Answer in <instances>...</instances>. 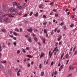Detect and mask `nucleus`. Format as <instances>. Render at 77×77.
<instances>
[{"label":"nucleus","mask_w":77,"mask_h":77,"mask_svg":"<svg viewBox=\"0 0 77 77\" xmlns=\"http://www.w3.org/2000/svg\"><path fill=\"white\" fill-rule=\"evenodd\" d=\"M11 12H18V10L16 8H11L10 9Z\"/></svg>","instance_id":"obj_1"},{"label":"nucleus","mask_w":77,"mask_h":77,"mask_svg":"<svg viewBox=\"0 0 77 77\" xmlns=\"http://www.w3.org/2000/svg\"><path fill=\"white\" fill-rule=\"evenodd\" d=\"M57 45H58V43L57 42H56L55 44V47H55L54 49L53 50V53H54V51L57 52L58 51V48H57Z\"/></svg>","instance_id":"obj_2"},{"label":"nucleus","mask_w":77,"mask_h":77,"mask_svg":"<svg viewBox=\"0 0 77 77\" xmlns=\"http://www.w3.org/2000/svg\"><path fill=\"white\" fill-rule=\"evenodd\" d=\"M69 71H71V70H74V68L73 66H69Z\"/></svg>","instance_id":"obj_3"},{"label":"nucleus","mask_w":77,"mask_h":77,"mask_svg":"<svg viewBox=\"0 0 77 77\" xmlns=\"http://www.w3.org/2000/svg\"><path fill=\"white\" fill-rule=\"evenodd\" d=\"M38 7L39 8V9H41V8H42V9H44V5H43V4H41L40 5L38 6Z\"/></svg>","instance_id":"obj_4"},{"label":"nucleus","mask_w":77,"mask_h":77,"mask_svg":"<svg viewBox=\"0 0 77 77\" xmlns=\"http://www.w3.org/2000/svg\"><path fill=\"white\" fill-rule=\"evenodd\" d=\"M7 15H8V17H11V18H14V16L13 15V14H7Z\"/></svg>","instance_id":"obj_5"},{"label":"nucleus","mask_w":77,"mask_h":77,"mask_svg":"<svg viewBox=\"0 0 77 77\" xmlns=\"http://www.w3.org/2000/svg\"><path fill=\"white\" fill-rule=\"evenodd\" d=\"M27 32H30V33H32V32L33 31V29L32 28L29 29H27Z\"/></svg>","instance_id":"obj_6"},{"label":"nucleus","mask_w":77,"mask_h":77,"mask_svg":"<svg viewBox=\"0 0 77 77\" xmlns=\"http://www.w3.org/2000/svg\"><path fill=\"white\" fill-rule=\"evenodd\" d=\"M1 31L2 32H3L4 33L5 32H6V29H4V28H2L1 29Z\"/></svg>","instance_id":"obj_7"},{"label":"nucleus","mask_w":77,"mask_h":77,"mask_svg":"<svg viewBox=\"0 0 77 77\" xmlns=\"http://www.w3.org/2000/svg\"><path fill=\"white\" fill-rule=\"evenodd\" d=\"M28 41L29 42H32V38H31V37H28Z\"/></svg>","instance_id":"obj_8"},{"label":"nucleus","mask_w":77,"mask_h":77,"mask_svg":"<svg viewBox=\"0 0 77 77\" xmlns=\"http://www.w3.org/2000/svg\"><path fill=\"white\" fill-rule=\"evenodd\" d=\"M44 56H45V54L43 52H42L41 54L40 57V58H41V57Z\"/></svg>","instance_id":"obj_9"},{"label":"nucleus","mask_w":77,"mask_h":77,"mask_svg":"<svg viewBox=\"0 0 77 77\" xmlns=\"http://www.w3.org/2000/svg\"><path fill=\"white\" fill-rule=\"evenodd\" d=\"M13 6H15L16 5V6H17V2H13Z\"/></svg>","instance_id":"obj_10"},{"label":"nucleus","mask_w":77,"mask_h":77,"mask_svg":"<svg viewBox=\"0 0 77 77\" xmlns=\"http://www.w3.org/2000/svg\"><path fill=\"white\" fill-rule=\"evenodd\" d=\"M8 71V73L9 74V75H12V71H11V70H9Z\"/></svg>","instance_id":"obj_11"},{"label":"nucleus","mask_w":77,"mask_h":77,"mask_svg":"<svg viewBox=\"0 0 77 77\" xmlns=\"http://www.w3.org/2000/svg\"><path fill=\"white\" fill-rule=\"evenodd\" d=\"M26 56L27 57H29V58H32V57H33V56H32L30 55H26Z\"/></svg>","instance_id":"obj_12"},{"label":"nucleus","mask_w":77,"mask_h":77,"mask_svg":"<svg viewBox=\"0 0 77 77\" xmlns=\"http://www.w3.org/2000/svg\"><path fill=\"white\" fill-rule=\"evenodd\" d=\"M44 72H42L40 74L41 76H44Z\"/></svg>","instance_id":"obj_13"},{"label":"nucleus","mask_w":77,"mask_h":77,"mask_svg":"<svg viewBox=\"0 0 77 77\" xmlns=\"http://www.w3.org/2000/svg\"><path fill=\"white\" fill-rule=\"evenodd\" d=\"M62 38V36H60L58 38H57V41H59Z\"/></svg>","instance_id":"obj_14"},{"label":"nucleus","mask_w":77,"mask_h":77,"mask_svg":"<svg viewBox=\"0 0 77 77\" xmlns=\"http://www.w3.org/2000/svg\"><path fill=\"white\" fill-rule=\"evenodd\" d=\"M72 73H70L68 75L67 77H72Z\"/></svg>","instance_id":"obj_15"},{"label":"nucleus","mask_w":77,"mask_h":77,"mask_svg":"<svg viewBox=\"0 0 77 77\" xmlns=\"http://www.w3.org/2000/svg\"><path fill=\"white\" fill-rule=\"evenodd\" d=\"M44 32L46 34H47V30H46V29H45L44 30Z\"/></svg>","instance_id":"obj_16"},{"label":"nucleus","mask_w":77,"mask_h":77,"mask_svg":"<svg viewBox=\"0 0 77 77\" xmlns=\"http://www.w3.org/2000/svg\"><path fill=\"white\" fill-rule=\"evenodd\" d=\"M9 19V18L8 17L7 18H5L4 19V20L5 21V22H7L8 21V20Z\"/></svg>","instance_id":"obj_17"},{"label":"nucleus","mask_w":77,"mask_h":77,"mask_svg":"<svg viewBox=\"0 0 77 77\" xmlns=\"http://www.w3.org/2000/svg\"><path fill=\"white\" fill-rule=\"evenodd\" d=\"M64 66V65H63V64H62L60 66V68H61V69H63V68Z\"/></svg>","instance_id":"obj_18"},{"label":"nucleus","mask_w":77,"mask_h":77,"mask_svg":"<svg viewBox=\"0 0 77 77\" xmlns=\"http://www.w3.org/2000/svg\"><path fill=\"white\" fill-rule=\"evenodd\" d=\"M64 54H64V53H63L62 54L60 57V59H62V58L63 57V56H64Z\"/></svg>","instance_id":"obj_19"},{"label":"nucleus","mask_w":77,"mask_h":77,"mask_svg":"<svg viewBox=\"0 0 77 77\" xmlns=\"http://www.w3.org/2000/svg\"><path fill=\"white\" fill-rule=\"evenodd\" d=\"M39 15V14L38 13H36V14H34L35 17H38Z\"/></svg>","instance_id":"obj_20"},{"label":"nucleus","mask_w":77,"mask_h":77,"mask_svg":"<svg viewBox=\"0 0 77 77\" xmlns=\"http://www.w3.org/2000/svg\"><path fill=\"white\" fill-rule=\"evenodd\" d=\"M69 57V54L68 53L66 55V58L67 59Z\"/></svg>","instance_id":"obj_21"},{"label":"nucleus","mask_w":77,"mask_h":77,"mask_svg":"<svg viewBox=\"0 0 77 77\" xmlns=\"http://www.w3.org/2000/svg\"><path fill=\"white\" fill-rule=\"evenodd\" d=\"M74 24L73 23H72L70 26V27L71 28L72 27H74Z\"/></svg>","instance_id":"obj_22"},{"label":"nucleus","mask_w":77,"mask_h":77,"mask_svg":"<svg viewBox=\"0 0 77 77\" xmlns=\"http://www.w3.org/2000/svg\"><path fill=\"white\" fill-rule=\"evenodd\" d=\"M2 45L0 44V52H2Z\"/></svg>","instance_id":"obj_23"},{"label":"nucleus","mask_w":77,"mask_h":77,"mask_svg":"<svg viewBox=\"0 0 77 77\" xmlns=\"http://www.w3.org/2000/svg\"><path fill=\"white\" fill-rule=\"evenodd\" d=\"M34 39L35 42H37V41H38V38H37L36 37L34 38Z\"/></svg>","instance_id":"obj_24"},{"label":"nucleus","mask_w":77,"mask_h":77,"mask_svg":"<svg viewBox=\"0 0 77 77\" xmlns=\"http://www.w3.org/2000/svg\"><path fill=\"white\" fill-rule=\"evenodd\" d=\"M42 39L43 40V42L44 44H45V39H44V38H42Z\"/></svg>","instance_id":"obj_25"},{"label":"nucleus","mask_w":77,"mask_h":77,"mask_svg":"<svg viewBox=\"0 0 77 77\" xmlns=\"http://www.w3.org/2000/svg\"><path fill=\"white\" fill-rule=\"evenodd\" d=\"M43 25H47V21H45V22H44L43 23Z\"/></svg>","instance_id":"obj_26"},{"label":"nucleus","mask_w":77,"mask_h":77,"mask_svg":"<svg viewBox=\"0 0 77 77\" xmlns=\"http://www.w3.org/2000/svg\"><path fill=\"white\" fill-rule=\"evenodd\" d=\"M17 8H18L19 9H21V6L17 5Z\"/></svg>","instance_id":"obj_27"},{"label":"nucleus","mask_w":77,"mask_h":77,"mask_svg":"<svg viewBox=\"0 0 77 77\" xmlns=\"http://www.w3.org/2000/svg\"><path fill=\"white\" fill-rule=\"evenodd\" d=\"M42 64H40V65H39V68L40 69H41L42 68Z\"/></svg>","instance_id":"obj_28"},{"label":"nucleus","mask_w":77,"mask_h":77,"mask_svg":"<svg viewBox=\"0 0 77 77\" xmlns=\"http://www.w3.org/2000/svg\"><path fill=\"white\" fill-rule=\"evenodd\" d=\"M15 31H17V32H19V29H18V28H16V29H15Z\"/></svg>","instance_id":"obj_29"},{"label":"nucleus","mask_w":77,"mask_h":77,"mask_svg":"<svg viewBox=\"0 0 77 77\" xmlns=\"http://www.w3.org/2000/svg\"><path fill=\"white\" fill-rule=\"evenodd\" d=\"M33 12H31V13H30L29 14V16H32V15L33 14Z\"/></svg>","instance_id":"obj_30"},{"label":"nucleus","mask_w":77,"mask_h":77,"mask_svg":"<svg viewBox=\"0 0 77 77\" xmlns=\"http://www.w3.org/2000/svg\"><path fill=\"white\" fill-rule=\"evenodd\" d=\"M64 24V23L63 22H62L61 24H59V26H62Z\"/></svg>","instance_id":"obj_31"},{"label":"nucleus","mask_w":77,"mask_h":77,"mask_svg":"<svg viewBox=\"0 0 77 77\" xmlns=\"http://www.w3.org/2000/svg\"><path fill=\"white\" fill-rule=\"evenodd\" d=\"M13 34L14 35H15V36H17V32H13Z\"/></svg>","instance_id":"obj_32"},{"label":"nucleus","mask_w":77,"mask_h":77,"mask_svg":"<svg viewBox=\"0 0 77 77\" xmlns=\"http://www.w3.org/2000/svg\"><path fill=\"white\" fill-rule=\"evenodd\" d=\"M3 66L1 65L0 64V69H3Z\"/></svg>","instance_id":"obj_33"},{"label":"nucleus","mask_w":77,"mask_h":77,"mask_svg":"<svg viewBox=\"0 0 77 77\" xmlns=\"http://www.w3.org/2000/svg\"><path fill=\"white\" fill-rule=\"evenodd\" d=\"M77 50H76V51H75V52L74 55H77Z\"/></svg>","instance_id":"obj_34"},{"label":"nucleus","mask_w":77,"mask_h":77,"mask_svg":"<svg viewBox=\"0 0 77 77\" xmlns=\"http://www.w3.org/2000/svg\"><path fill=\"white\" fill-rule=\"evenodd\" d=\"M50 5L51 6L52 5H54V2H51L50 4Z\"/></svg>","instance_id":"obj_35"},{"label":"nucleus","mask_w":77,"mask_h":77,"mask_svg":"<svg viewBox=\"0 0 77 77\" xmlns=\"http://www.w3.org/2000/svg\"><path fill=\"white\" fill-rule=\"evenodd\" d=\"M57 71H55L54 72V75H57Z\"/></svg>","instance_id":"obj_36"},{"label":"nucleus","mask_w":77,"mask_h":77,"mask_svg":"<svg viewBox=\"0 0 77 77\" xmlns=\"http://www.w3.org/2000/svg\"><path fill=\"white\" fill-rule=\"evenodd\" d=\"M76 48V46H74V48L73 49V52L75 51V50Z\"/></svg>","instance_id":"obj_37"},{"label":"nucleus","mask_w":77,"mask_h":77,"mask_svg":"<svg viewBox=\"0 0 77 77\" xmlns=\"http://www.w3.org/2000/svg\"><path fill=\"white\" fill-rule=\"evenodd\" d=\"M59 14H56L55 15V17H58Z\"/></svg>","instance_id":"obj_38"},{"label":"nucleus","mask_w":77,"mask_h":77,"mask_svg":"<svg viewBox=\"0 0 77 77\" xmlns=\"http://www.w3.org/2000/svg\"><path fill=\"white\" fill-rule=\"evenodd\" d=\"M23 31V29L20 28V32H21Z\"/></svg>","instance_id":"obj_39"},{"label":"nucleus","mask_w":77,"mask_h":77,"mask_svg":"<svg viewBox=\"0 0 77 77\" xmlns=\"http://www.w3.org/2000/svg\"><path fill=\"white\" fill-rule=\"evenodd\" d=\"M43 17L44 18H47V17L45 15H44L43 16Z\"/></svg>","instance_id":"obj_40"},{"label":"nucleus","mask_w":77,"mask_h":77,"mask_svg":"<svg viewBox=\"0 0 77 77\" xmlns=\"http://www.w3.org/2000/svg\"><path fill=\"white\" fill-rule=\"evenodd\" d=\"M34 32H38V30L37 29H34Z\"/></svg>","instance_id":"obj_41"},{"label":"nucleus","mask_w":77,"mask_h":77,"mask_svg":"<svg viewBox=\"0 0 77 77\" xmlns=\"http://www.w3.org/2000/svg\"><path fill=\"white\" fill-rule=\"evenodd\" d=\"M14 45L15 46H17V43L15 42H14Z\"/></svg>","instance_id":"obj_42"},{"label":"nucleus","mask_w":77,"mask_h":77,"mask_svg":"<svg viewBox=\"0 0 77 77\" xmlns=\"http://www.w3.org/2000/svg\"><path fill=\"white\" fill-rule=\"evenodd\" d=\"M22 14V11H20L19 13V15H21Z\"/></svg>","instance_id":"obj_43"},{"label":"nucleus","mask_w":77,"mask_h":77,"mask_svg":"<svg viewBox=\"0 0 77 77\" xmlns=\"http://www.w3.org/2000/svg\"><path fill=\"white\" fill-rule=\"evenodd\" d=\"M17 76H19V75H20V74L19 72H17Z\"/></svg>","instance_id":"obj_44"},{"label":"nucleus","mask_w":77,"mask_h":77,"mask_svg":"<svg viewBox=\"0 0 77 77\" xmlns=\"http://www.w3.org/2000/svg\"><path fill=\"white\" fill-rule=\"evenodd\" d=\"M27 16V14H25V15H24L23 16L24 17H26Z\"/></svg>","instance_id":"obj_45"},{"label":"nucleus","mask_w":77,"mask_h":77,"mask_svg":"<svg viewBox=\"0 0 77 77\" xmlns=\"http://www.w3.org/2000/svg\"><path fill=\"white\" fill-rule=\"evenodd\" d=\"M23 53H26V50H25L24 49H23Z\"/></svg>","instance_id":"obj_46"},{"label":"nucleus","mask_w":77,"mask_h":77,"mask_svg":"<svg viewBox=\"0 0 77 77\" xmlns=\"http://www.w3.org/2000/svg\"><path fill=\"white\" fill-rule=\"evenodd\" d=\"M54 34V32H53V31H52L51 32V35H53V34Z\"/></svg>","instance_id":"obj_47"},{"label":"nucleus","mask_w":77,"mask_h":77,"mask_svg":"<svg viewBox=\"0 0 77 77\" xmlns=\"http://www.w3.org/2000/svg\"><path fill=\"white\" fill-rule=\"evenodd\" d=\"M49 15H53V12L50 13Z\"/></svg>","instance_id":"obj_48"},{"label":"nucleus","mask_w":77,"mask_h":77,"mask_svg":"<svg viewBox=\"0 0 77 77\" xmlns=\"http://www.w3.org/2000/svg\"><path fill=\"white\" fill-rule=\"evenodd\" d=\"M57 28H56L55 29H54V32H56V31H57Z\"/></svg>","instance_id":"obj_49"},{"label":"nucleus","mask_w":77,"mask_h":77,"mask_svg":"<svg viewBox=\"0 0 77 77\" xmlns=\"http://www.w3.org/2000/svg\"><path fill=\"white\" fill-rule=\"evenodd\" d=\"M31 65H33V64H34V62L33 61H32L31 62Z\"/></svg>","instance_id":"obj_50"},{"label":"nucleus","mask_w":77,"mask_h":77,"mask_svg":"<svg viewBox=\"0 0 77 77\" xmlns=\"http://www.w3.org/2000/svg\"><path fill=\"white\" fill-rule=\"evenodd\" d=\"M53 64H54V62L53 61H52L51 63V66H52V65H53Z\"/></svg>","instance_id":"obj_51"},{"label":"nucleus","mask_w":77,"mask_h":77,"mask_svg":"<svg viewBox=\"0 0 77 77\" xmlns=\"http://www.w3.org/2000/svg\"><path fill=\"white\" fill-rule=\"evenodd\" d=\"M60 29H58L57 31V33H60Z\"/></svg>","instance_id":"obj_52"},{"label":"nucleus","mask_w":77,"mask_h":77,"mask_svg":"<svg viewBox=\"0 0 77 77\" xmlns=\"http://www.w3.org/2000/svg\"><path fill=\"white\" fill-rule=\"evenodd\" d=\"M29 47H26V50H29Z\"/></svg>","instance_id":"obj_53"},{"label":"nucleus","mask_w":77,"mask_h":77,"mask_svg":"<svg viewBox=\"0 0 77 77\" xmlns=\"http://www.w3.org/2000/svg\"><path fill=\"white\" fill-rule=\"evenodd\" d=\"M2 63H6V61H3L2 62Z\"/></svg>","instance_id":"obj_54"},{"label":"nucleus","mask_w":77,"mask_h":77,"mask_svg":"<svg viewBox=\"0 0 77 77\" xmlns=\"http://www.w3.org/2000/svg\"><path fill=\"white\" fill-rule=\"evenodd\" d=\"M8 35L10 36L11 37V38H13V37H14V36L13 35H11L10 34H8Z\"/></svg>","instance_id":"obj_55"},{"label":"nucleus","mask_w":77,"mask_h":77,"mask_svg":"<svg viewBox=\"0 0 77 77\" xmlns=\"http://www.w3.org/2000/svg\"><path fill=\"white\" fill-rule=\"evenodd\" d=\"M49 61V60H47V61L46 62V64H48V61Z\"/></svg>","instance_id":"obj_56"},{"label":"nucleus","mask_w":77,"mask_h":77,"mask_svg":"<svg viewBox=\"0 0 77 77\" xmlns=\"http://www.w3.org/2000/svg\"><path fill=\"white\" fill-rule=\"evenodd\" d=\"M20 53V51L19 50L17 51V53L18 54H19Z\"/></svg>","instance_id":"obj_57"},{"label":"nucleus","mask_w":77,"mask_h":77,"mask_svg":"<svg viewBox=\"0 0 77 77\" xmlns=\"http://www.w3.org/2000/svg\"><path fill=\"white\" fill-rule=\"evenodd\" d=\"M63 29H64V30L66 29V26H63Z\"/></svg>","instance_id":"obj_58"},{"label":"nucleus","mask_w":77,"mask_h":77,"mask_svg":"<svg viewBox=\"0 0 77 77\" xmlns=\"http://www.w3.org/2000/svg\"><path fill=\"white\" fill-rule=\"evenodd\" d=\"M2 47L3 48H5V47H6V45H2Z\"/></svg>","instance_id":"obj_59"},{"label":"nucleus","mask_w":77,"mask_h":77,"mask_svg":"<svg viewBox=\"0 0 77 77\" xmlns=\"http://www.w3.org/2000/svg\"><path fill=\"white\" fill-rule=\"evenodd\" d=\"M30 64H28L27 67H30Z\"/></svg>","instance_id":"obj_60"},{"label":"nucleus","mask_w":77,"mask_h":77,"mask_svg":"<svg viewBox=\"0 0 77 77\" xmlns=\"http://www.w3.org/2000/svg\"><path fill=\"white\" fill-rule=\"evenodd\" d=\"M13 39L14 40H17V38L15 37H14L13 38Z\"/></svg>","instance_id":"obj_61"},{"label":"nucleus","mask_w":77,"mask_h":77,"mask_svg":"<svg viewBox=\"0 0 77 77\" xmlns=\"http://www.w3.org/2000/svg\"><path fill=\"white\" fill-rule=\"evenodd\" d=\"M75 16H74V15H73L72 16V19H73V18H74V17H75Z\"/></svg>","instance_id":"obj_62"},{"label":"nucleus","mask_w":77,"mask_h":77,"mask_svg":"<svg viewBox=\"0 0 77 77\" xmlns=\"http://www.w3.org/2000/svg\"><path fill=\"white\" fill-rule=\"evenodd\" d=\"M18 68H16V69H15V71H18Z\"/></svg>","instance_id":"obj_63"},{"label":"nucleus","mask_w":77,"mask_h":77,"mask_svg":"<svg viewBox=\"0 0 77 77\" xmlns=\"http://www.w3.org/2000/svg\"><path fill=\"white\" fill-rule=\"evenodd\" d=\"M62 44V42H60L59 43V45H60Z\"/></svg>","instance_id":"obj_64"}]
</instances>
